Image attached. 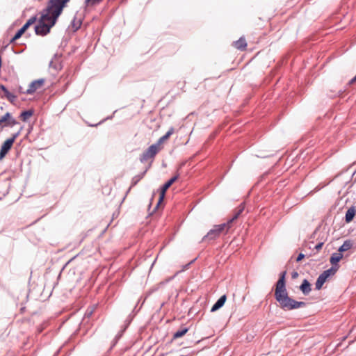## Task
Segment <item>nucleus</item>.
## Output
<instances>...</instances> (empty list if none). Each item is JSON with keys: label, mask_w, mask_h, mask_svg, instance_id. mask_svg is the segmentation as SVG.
Returning <instances> with one entry per match:
<instances>
[{"label": "nucleus", "mask_w": 356, "mask_h": 356, "mask_svg": "<svg viewBox=\"0 0 356 356\" xmlns=\"http://www.w3.org/2000/svg\"><path fill=\"white\" fill-rule=\"evenodd\" d=\"M63 9L53 1L49 0L47 7L42 13L38 24L35 26V33L38 35L44 36L50 32L58 17L62 13Z\"/></svg>", "instance_id": "f257e3e1"}, {"label": "nucleus", "mask_w": 356, "mask_h": 356, "mask_svg": "<svg viewBox=\"0 0 356 356\" xmlns=\"http://www.w3.org/2000/svg\"><path fill=\"white\" fill-rule=\"evenodd\" d=\"M286 271H283L280 274V277L276 283L275 291V298L279 303L280 307L285 310L289 311L305 307L306 303L302 301H296L290 298L286 288L285 276Z\"/></svg>", "instance_id": "f03ea898"}, {"label": "nucleus", "mask_w": 356, "mask_h": 356, "mask_svg": "<svg viewBox=\"0 0 356 356\" xmlns=\"http://www.w3.org/2000/svg\"><path fill=\"white\" fill-rule=\"evenodd\" d=\"M230 229L229 223L224 222L220 225H216L208 232L207 234L203 237L202 241L214 240L219 237L221 234H226Z\"/></svg>", "instance_id": "7ed1b4c3"}, {"label": "nucleus", "mask_w": 356, "mask_h": 356, "mask_svg": "<svg viewBox=\"0 0 356 356\" xmlns=\"http://www.w3.org/2000/svg\"><path fill=\"white\" fill-rule=\"evenodd\" d=\"M161 147H158V145H150L141 155L140 161L144 163L149 159H153L156 154L160 151Z\"/></svg>", "instance_id": "20e7f679"}, {"label": "nucleus", "mask_w": 356, "mask_h": 356, "mask_svg": "<svg viewBox=\"0 0 356 356\" xmlns=\"http://www.w3.org/2000/svg\"><path fill=\"white\" fill-rule=\"evenodd\" d=\"M19 135V132H17L13 134L12 137L8 138L1 145L0 149V159H2L8 154L9 150L11 149L15 140Z\"/></svg>", "instance_id": "39448f33"}, {"label": "nucleus", "mask_w": 356, "mask_h": 356, "mask_svg": "<svg viewBox=\"0 0 356 356\" xmlns=\"http://www.w3.org/2000/svg\"><path fill=\"white\" fill-rule=\"evenodd\" d=\"M17 121L12 116V115L7 112L0 118V129L6 127H13L17 124Z\"/></svg>", "instance_id": "423d86ee"}, {"label": "nucleus", "mask_w": 356, "mask_h": 356, "mask_svg": "<svg viewBox=\"0 0 356 356\" xmlns=\"http://www.w3.org/2000/svg\"><path fill=\"white\" fill-rule=\"evenodd\" d=\"M179 177V173L176 174L175 176H173L171 179H170L161 188V193L160 197L159 199V201L156 204V209L159 207L161 202L163 200L165 193L166 191L171 186V185L176 181Z\"/></svg>", "instance_id": "0eeeda50"}, {"label": "nucleus", "mask_w": 356, "mask_h": 356, "mask_svg": "<svg viewBox=\"0 0 356 356\" xmlns=\"http://www.w3.org/2000/svg\"><path fill=\"white\" fill-rule=\"evenodd\" d=\"M44 79H39L32 81L29 84V88L25 91V94L33 95L37 90L40 89L44 86Z\"/></svg>", "instance_id": "6e6552de"}, {"label": "nucleus", "mask_w": 356, "mask_h": 356, "mask_svg": "<svg viewBox=\"0 0 356 356\" xmlns=\"http://www.w3.org/2000/svg\"><path fill=\"white\" fill-rule=\"evenodd\" d=\"M245 209V205L243 203H241L234 211L233 216L228 219L226 223H229V227L231 228L232 227V223L234 220H236L242 213V212Z\"/></svg>", "instance_id": "1a4fd4ad"}, {"label": "nucleus", "mask_w": 356, "mask_h": 356, "mask_svg": "<svg viewBox=\"0 0 356 356\" xmlns=\"http://www.w3.org/2000/svg\"><path fill=\"white\" fill-rule=\"evenodd\" d=\"M151 164L149 165L147 168L141 173L134 176L131 179V186L129 189L130 191L131 188L136 186L145 175L146 172H147L148 169L150 168Z\"/></svg>", "instance_id": "9d476101"}, {"label": "nucleus", "mask_w": 356, "mask_h": 356, "mask_svg": "<svg viewBox=\"0 0 356 356\" xmlns=\"http://www.w3.org/2000/svg\"><path fill=\"white\" fill-rule=\"evenodd\" d=\"M233 46L241 51H244L247 47V42L244 37H241L238 40L233 42Z\"/></svg>", "instance_id": "9b49d317"}, {"label": "nucleus", "mask_w": 356, "mask_h": 356, "mask_svg": "<svg viewBox=\"0 0 356 356\" xmlns=\"http://www.w3.org/2000/svg\"><path fill=\"white\" fill-rule=\"evenodd\" d=\"M175 132V129L174 127H171L169 130L167 131V133L163 136L162 137H161L158 141L156 142V143H155L154 145H158V147H160L161 145L166 140H168Z\"/></svg>", "instance_id": "f8f14e48"}, {"label": "nucleus", "mask_w": 356, "mask_h": 356, "mask_svg": "<svg viewBox=\"0 0 356 356\" xmlns=\"http://www.w3.org/2000/svg\"><path fill=\"white\" fill-rule=\"evenodd\" d=\"M300 289L304 295H308L312 291L311 284L307 280L305 279L302 281L301 285L300 286Z\"/></svg>", "instance_id": "ddd939ff"}, {"label": "nucleus", "mask_w": 356, "mask_h": 356, "mask_svg": "<svg viewBox=\"0 0 356 356\" xmlns=\"http://www.w3.org/2000/svg\"><path fill=\"white\" fill-rule=\"evenodd\" d=\"M227 299L226 295L222 296L211 307V312H213L221 308Z\"/></svg>", "instance_id": "4468645a"}, {"label": "nucleus", "mask_w": 356, "mask_h": 356, "mask_svg": "<svg viewBox=\"0 0 356 356\" xmlns=\"http://www.w3.org/2000/svg\"><path fill=\"white\" fill-rule=\"evenodd\" d=\"M327 279V277H326L325 274H323V273L320 274L315 284L316 289L320 290L322 288L323 284L326 282Z\"/></svg>", "instance_id": "2eb2a0df"}, {"label": "nucleus", "mask_w": 356, "mask_h": 356, "mask_svg": "<svg viewBox=\"0 0 356 356\" xmlns=\"http://www.w3.org/2000/svg\"><path fill=\"white\" fill-rule=\"evenodd\" d=\"M343 254L341 252L333 253L330 257V262L332 266H337V263L342 259Z\"/></svg>", "instance_id": "dca6fc26"}, {"label": "nucleus", "mask_w": 356, "mask_h": 356, "mask_svg": "<svg viewBox=\"0 0 356 356\" xmlns=\"http://www.w3.org/2000/svg\"><path fill=\"white\" fill-rule=\"evenodd\" d=\"M355 215V209L353 207H351L348 209L345 216V220L346 222H350L353 220Z\"/></svg>", "instance_id": "f3484780"}, {"label": "nucleus", "mask_w": 356, "mask_h": 356, "mask_svg": "<svg viewBox=\"0 0 356 356\" xmlns=\"http://www.w3.org/2000/svg\"><path fill=\"white\" fill-rule=\"evenodd\" d=\"M353 246V243L351 241L347 240L343 242V243L339 247V252H343L350 250Z\"/></svg>", "instance_id": "a211bd4d"}, {"label": "nucleus", "mask_w": 356, "mask_h": 356, "mask_svg": "<svg viewBox=\"0 0 356 356\" xmlns=\"http://www.w3.org/2000/svg\"><path fill=\"white\" fill-rule=\"evenodd\" d=\"M188 328L186 327H181L179 330L176 331L173 334V339H178L183 337L187 332Z\"/></svg>", "instance_id": "6ab92c4d"}, {"label": "nucleus", "mask_w": 356, "mask_h": 356, "mask_svg": "<svg viewBox=\"0 0 356 356\" xmlns=\"http://www.w3.org/2000/svg\"><path fill=\"white\" fill-rule=\"evenodd\" d=\"M82 22L80 19H77L76 17H74L71 22V26L74 31H77L81 26Z\"/></svg>", "instance_id": "aec40b11"}, {"label": "nucleus", "mask_w": 356, "mask_h": 356, "mask_svg": "<svg viewBox=\"0 0 356 356\" xmlns=\"http://www.w3.org/2000/svg\"><path fill=\"white\" fill-rule=\"evenodd\" d=\"M338 266H332L330 268L324 270L323 273V274H325L326 277H327L328 278L330 276L334 275L336 273V272L338 270Z\"/></svg>", "instance_id": "412c9836"}, {"label": "nucleus", "mask_w": 356, "mask_h": 356, "mask_svg": "<svg viewBox=\"0 0 356 356\" xmlns=\"http://www.w3.org/2000/svg\"><path fill=\"white\" fill-rule=\"evenodd\" d=\"M4 97H6L8 100L13 104L17 99V96L10 92L8 90L4 92Z\"/></svg>", "instance_id": "4be33fe9"}, {"label": "nucleus", "mask_w": 356, "mask_h": 356, "mask_svg": "<svg viewBox=\"0 0 356 356\" xmlns=\"http://www.w3.org/2000/svg\"><path fill=\"white\" fill-rule=\"evenodd\" d=\"M33 112L31 110L24 111L21 113L20 117L22 120L25 122L33 115Z\"/></svg>", "instance_id": "5701e85b"}, {"label": "nucleus", "mask_w": 356, "mask_h": 356, "mask_svg": "<svg viewBox=\"0 0 356 356\" xmlns=\"http://www.w3.org/2000/svg\"><path fill=\"white\" fill-rule=\"evenodd\" d=\"M24 33V31L20 29L17 31V32L15 33L13 38H11L10 40V43H13L15 42L17 39H19L23 34Z\"/></svg>", "instance_id": "b1692460"}, {"label": "nucleus", "mask_w": 356, "mask_h": 356, "mask_svg": "<svg viewBox=\"0 0 356 356\" xmlns=\"http://www.w3.org/2000/svg\"><path fill=\"white\" fill-rule=\"evenodd\" d=\"M103 0H85L84 3L86 6H95L99 4Z\"/></svg>", "instance_id": "393cba45"}, {"label": "nucleus", "mask_w": 356, "mask_h": 356, "mask_svg": "<svg viewBox=\"0 0 356 356\" xmlns=\"http://www.w3.org/2000/svg\"><path fill=\"white\" fill-rule=\"evenodd\" d=\"M36 20H37V17L33 16L27 20L26 23H28L29 25L31 26V25L33 24L36 22Z\"/></svg>", "instance_id": "a878e982"}, {"label": "nucleus", "mask_w": 356, "mask_h": 356, "mask_svg": "<svg viewBox=\"0 0 356 356\" xmlns=\"http://www.w3.org/2000/svg\"><path fill=\"white\" fill-rule=\"evenodd\" d=\"M305 257V254L302 253H300L296 258V261H300Z\"/></svg>", "instance_id": "bb28decb"}, {"label": "nucleus", "mask_w": 356, "mask_h": 356, "mask_svg": "<svg viewBox=\"0 0 356 356\" xmlns=\"http://www.w3.org/2000/svg\"><path fill=\"white\" fill-rule=\"evenodd\" d=\"M323 245V243H318V244L316 245L315 249L317 251L320 250L322 248Z\"/></svg>", "instance_id": "cd10ccee"}, {"label": "nucleus", "mask_w": 356, "mask_h": 356, "mask_svg": "<svg viewBox=\"0 0 356 356\" xmlns=\"http://www.w3.org/2000/svg\"><path fill=\"white\" fill-rule=\"evenodd\" d=\"M355 82H356V75H355L353 79H351L349 81V82H348V85L350 86V85H352V84L355 83Z\"/></svg>", "instance_id": "c85d7f7f"}, {"label": "nucleus", "mask_w": 356, "mask_h": 356, "mask_svg": "<svg viewBox=\"0 0 356 356\" xmlns=\"http://www.w3.org/2000/svg\"><path fill=\"white\" fill-rule=\"evenodd\" d=\"M29 26L30 25L26 22L21 29L25 32Z\"/></svg>", "instance_id": "c756f323"}, {"label": "nucleus", "mask_w": 356, "mask_h": 356, "mask_svg": "<svg viewBox=\"0 0 356 356\" xmlns=\"http://www.w3.org/2000/svg\"><path fill=\"white\" fill-rule=\"evenodd\" d=\"M0 90L3 92V93L7 90L8 89L2 84L0 85Z\"/></svg>", "instance_id": "7c9ffc66"}, {"label": "nucleus", "mask_w": 356, "mask_h": 356, "mask_svg": "<svg viewBox=\"0 0 356 356\" xmlns=\"http://www.w3.org/2000/svg\"><path fill=\"white\" fill-rule=\"evenodd\" d=\"M298 276V273L297 272L292 273V278H296Z\"/></svg>", "instance_id": "2f4dec72"}, {"label": "nucleus", "mask_w": 356, "mask_h": 356, "mask_svg": "<svg viewBox=\"0 0 356 356\" xmlns=\"http://www.w3.org/2000/svg\"><path fill=\"white\" fill-rule=\"evenodd\" d=\"M19 92L20 93H25V92L22 91V88L21 86L19 87Z\"/></svg>", "instance_id": "473e14b6"}, {"label": "nucleus", "mask_w": 356, "mask_h": 356, "mask_svg": "<svg viewBox=\"0 0 356 356\" xmlns=\"http://www.w3.org/2000/svg\"><path fill=\"white\" fill-rule=\"evenodd\" d=\"M92 311H90V312H88V315H91V314H92Z\"/></svg>", "instance_id": "72a5a7b5"}, {"label": "nucleus", "mask_w": 356, "mask_h": 356, "mask_svg": "<svg viewBox=\"0 0 356 356\" xmlns=\"http://www.w3.org/2000/svg\"><path fill=\"white\" fill-rule=\"evenodd\" d=\"M181 356H186V355H181Z\"/></svg>", "instance_id": "f704fd0d"}]
</instances>
